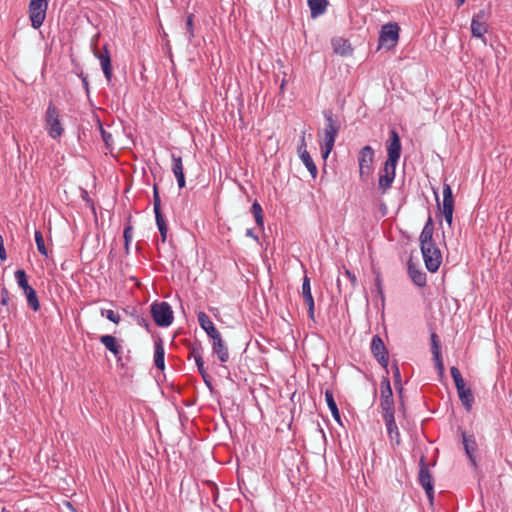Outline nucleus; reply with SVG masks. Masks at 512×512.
Listing matches in <instances>:
<instances>
[{
    "mask_svg": "<svg viewBox=\"0 0 512 512\" xmlns=\"http://www.w3.org/2000/svg\"><path fill=\"white\" fill-rule=\"evenodd\" d=\"M323 116L325 118V128L324 145L321 147V156L323 160H326L334 147L336 136L340 130V124L331 110H324Z\"/></svg>",
    "mask_w": 512,
    "mask_h": 512,
    "instance_id": "1",
    "label": "nucleus"
},
{
    "mask_svg": "<svg viewBox=\"0 0 512 512\" xmlns=\"http://www.w3.org/2000/svg\"><path fill=\"white\" fill-rule=\"evenodd\" d=\"M399 26L397 23H387L382 26L379 34L378 45L386 49H392L397 45L399 39Z\"/></svg>",
    "mask_w": 512,
    "mask_h": 512,
    "instance_id": "2",
    "label": "nucleus"
},
{
    "mask_svg": "<svg viewBox=\"0 0 512 512\" xmlns=\"http://www.w3.org/2000/svg\"><path fill=\"white\" fill-rule=\"evenodd\" d=\"M154 322L161 327L169 326L173 321V311L167 302H155L151 305Z\"/></svg>",
    "mask_w": 512,
    "mask_h": 512,
    "instance_id": "3",
    "label": "nucleus"
},
{
    "mask_svg": "<svg viewBox=\"0 0 512 512\" xmlns=\"http://www.w3.org/2000/svg\"><path fill=\"white\" fill-rule=\"evenodd\" d=\"M46 129L50 137L57 139L63 133L59 112L53 103H49L45 115Z\"/></svg>",
    "mask_w": 512,
    "mask_h": 512,
    "instance_id": "4",
    "label": "nucleus"
},
{
    "mask_svg": "<svg viewBox=\"0 0 512 512\" xmlns=\"http://www.w3.org/2000/svg\"><path fill=\"white\" fill-rule=\"evenodd\" d=\"M47 8V0H30L29 18L34 29H38L42 26L46 17Z\"/></svg>",
    "mask_w": 512,
    "mask_h": 512,
    "instance_id": "5",
    "label": "nucleus"
},
{
    "mask_svg": "<svg viewBox=\"0 0 512 512\" xmlns=\"http://www.w3.org/2000/svg\"><path fill=\"white\" fill-rule=\"evenodd\" d=\"M421 252L427 270L436 272L442 263V255L439 248L435 244H432L421 248Z\"/></svg>",
    "mask_w": 512,
    "mask_h": 512,
    "instance_id": "6",
    "label": "nucleus"
},
{
    "mask_svg": "<svg viewBox=\"0 0 512 512\" xmlns=\"http://www.w3.org/2000/svg\"><path fill=\"white\" fill-rule=\"evenodd\" d=\"M397 162H384L383 167L379 171L378 187L385 193L392 185L395 178Z\"/></svg>",
    "mask_w": 512,
    "mask_h": 512,
    "instance_id": "7",
    "label": "nucleus"
},
{
    "mask_svg": "<svg viewBox=\"0 0 512 512\" xmlns=\"http://www.w3.org/2000/svg\"><path fill=\"white\" fill-rule=\"evenodd\" d=\"M443 216L448 225L452 224L454 212V197L451 186L447 183L443 184V202L441 207Z\"/></svg>",
    "mask_w": 512,
    "mask_h": 512,
    "instance_id": "8",
    "label": "nucleus"
},
{
    "mask_svg": "<svg viewBox=\"0 0 512 512\" xmlns=\"http://www.w3.org/2000/svg\"><path fill=\"white\" fill-rule=\"evenodd\" d=\"M93 54L100 61L105 78L110 82L112 80L113 70L111 65V56L107 45H104L102 51L93 49Z\"/></svg>",
    "mask_w": 512,
    "mask_h": 512,
    "instance_id": "9",
    "label": "nucleus"
},
{
    "mask_svg": "<svg viewBox=\"0 0 512 512\" xmlns=\"http://www.w3.org/2000/svg\"><path fill=\"white\" fill-rule=\"evenodd\" d=\"M371 352L383 367H387L389 361L387 350L382 339L378 335H375L372 338Z\"/></svg>",
    "mask_w": 512,
    "mask_h": 512,
    "instance_id": "10",
    "label": "nucleus"
},
{
    "mask_svg": "<svg viewBox=\"0 0 512 512\" xmlns=\"http://www.w3.org/2000/svg\"><path fill=\"white\" fill-rule=\"evenodd\" d=\"M387 160H399L401 155V142L398 133L392 129L390 138L386 142Z\"/></svg>",
    "mask_w": 512,
    "mask_h": 512,
    "instance_id": "11",
    "label": "nucleus"
},
{
    "mask_svg": "<svg viewBox=\"0 0 512 512\" xmlns=\"http://www.w3.org/2000/svg\"><path fill=\"white\" fill-rule=\"evenodd\" d=\"M419 481L421 486L424 488L429 500L432 502L433 500V484H432V476L429 473L427 466L424 463V460L421 459V468L419 472Z\"/></svg>",
    "mask_w": 512,
    "mask_h": 512,
    "instance_id": "12",
    "label": "nucleus"
},
{
    "mask_svg": "<svg viewBox=\"0 0 512 512\" xmlns=\"http://www.w3.org/2000/svg\"><path fill=\"white\" fill-rule=\"evenodd\" d=\"M213 343H212V349L213 352L217 355L219 360L223 363L227 362L229 360V352L227 349V346L225 345L221 334L218 333L216 335H212L211 337Z\"/></svg>",
    "mask_w": 512,
    "mask_h": 512,
    "instance_id": "13",
    "label": "nucleus"
},
{
    "mask_svg": "<svg viewBox=\"0 0 512 512\" xmlns=\"http://www.w3.org/2000/svg\"><path fill=\"white\" fill-rule=\"evenodd\" d=\"M431 350L433 354V359L435 361L436 369L439 375L442 377L444 375V363L441 357L440 347L438 343V337L435 333L431 334Z\"/></svg>",
    "mask_w": 512,
    "mask_h": 512,
    "instance_id": "14",
    "label": "nucleus"
},
{
    "mask_svg": "<svg viewBox=\"0 0 512 512\" xmlns=\"http://www.w3.org/2000/svg\"><path fill=\"white\" fill-rule=\"evenodd\" d=\"M408 274L413 283L418 287L426 285V274L411 261L408 263Z\"/></svg>",
    "mask_w": 512,
    "mask_h": 512,
    "instance_id": "15",
    "label": "nucleus"
},
{
    "mask_svg": "<svg viewBox=\"0 0 512 512\" xmlns=\"http://www.w3.org/2000/svg\"><path fill=\"white\" fill-rule=\"evenodd\" d=\"M463 436V445L471 464L476 466V460L474 457V453L477 450V444L472 435H467L466 433L462 434Z\"/></svg>",
    "mask_w": 512,
    "mask_h": 512,
    "instance_id": "16",
    "label": "nucleus"
},
{
    "mask_svg": "<svg viewBox=\"0 0 512 512\" xmlns=\"http://www.w3.org/2000/svg\"><path fill=\"white\" fill-rule=\"evenodd\" d=\"M488 23L487 21H480L477 19L471 20V34L475 38L482 39L484 43H486V38L484 35L488 31Z\"/></svg>",
    "mask_w": 512,
    "mask_h": 512,
    "instance_id": "17",
    "label": "nucleus"
},
{
    "mask_svg": "<svg viewBox=\"0 0 512 512\" xmlns=\"http://www.w3.org/2000/svg\"><path fill=\"white\" fill-rule=\"evenodd\" d=\"M384 421L386 424L387 433L390 438V441L398 445L400 443V433L396 425L394 416L388 415L386 419H384Z\"/></svg>",
    "mask_w": 512,
    "mask_h": 512,
    "instance_id": "18",
    "label": "nucleus"
},
{
    "mask_svg": "<svg viewBox=\"0 0 512 512\" xmlns=\"http://www.w3.org/2000/svg\"><path fill=\"white\" fill-rule=\"evenodd\" d=\"M420 248H425L426 246L434 244L433 242V224L431 218L428 219L427 223L424 225L422 232L420 234Z\"/></svg>",
    "mask_w": 512,
    "mask_h": 512,
    "instance_id": "19",
    "label": "nucleus"
},
{
    "mask_svg": "<svg viewBox=\"0 0 512 512\" xmlns=\"http://www.w3.org/2000/svg\"><path fill=\"white\" fill-rule=\"evenodd\" d=\"M197 318L199 325L210 338L212 337V335H216L219 333V331L215 328L213 322L210 320L209 316L205 312H199Z\"/></svg>",
    "mask_w": 512,
    "mask_h": 512,
    "instance_id": "20",
    "label": "nucleus"
},
{
    "mask_svg": "<svg viewBox=\"0 0 512 512\" xmlns=\"http://www.w3.org/2000/svg\"><path fill=\"white\" fill-rule=\"evenodd\" d=\"M310 8L311 17L316 18L325 13L328 1L327 0H307Z\"/></svg>",
    "mask_w": 512,
    "mask_h": 512,
    "instance_id": "21",
    "label": "nucleus"
},
{
    "mask_svg": "<svg viewBox=\"0 0 512 512\" xmlns=\"http://www.w3.org/2000/svg\"><path fill=\"white\" fill-rule=\"evenodd\" d=\"M333 49L336 54L346 56L352 53V48L348 40L337 38L332 41Z\"/></svg>",
    "mask_w": 512,
    "mask_h": 512,
    "instance_id": "22",
    "label": "nucleus"
},
{
    "mask_svg": "<svg viewBox=\"0 0 512 512\" xmlns=\"http://www.w3.org/2000/svg\"><path fill=\"white\" fill-rule=\"evenodd\" d=\"M100 342L105 346L107 350H109L114 356H118L120 354V345L118 344L116 338L112 335H102L100 337Z\"/></svg>",
    "mask_w": 512,
    "mask_h": 512,
    "instance_id": "23",
    "label": "nucleus"
},
{
    "mask_svg": "<svg viewBox=\"0 0 512 512\" xmlns=\"http://www.w3.org/2000/svg\"><path fill=\"white\" fill-rule=\"evenodd\" d=\"M457 393L465 409L470 411L474 403V396L471 389L465 386L462 389H458Z\"/></svg>",
    "mask_w": 512,
    "mask_h": 512,
    "instance_id": "24",
    "label": "nucleus"
},
{
    "mask_svg": "<svg viewBox=\"0 0 512 512\" xmlns=\"http://www.w3.org/2000/svg\"><path fill=\"white\" fill-rule=\"evenodd\" d=\"M164 356L165 350L161 340L156 341L154 351V364L160 370H164L165 368Z\"/></svg>",
    "mask_w": 512,
    "mask_h": 512,
    "instance_id": "25",
    "label": "nucleus"
},
{
    "mask_svg": "<svg viewBox=\"0 0 512 512\" xmlns=\"http://www.w3.org/2000/svg\"><path fill=\"white\" fill-rule=\"evenodd\" d=\"M325 400L334 420L341 423L340 412L334 400L333 393L330 390L325 391Z\"/></svg>",
    "mask_w": 512,
    "mask_h": 512,
    "instance_id": "26",
    "label": "nucleus"
},
{
    "mask_svg": "<svg viewBox=\"0 0 512 512\" xmlns=\"http://www.w3.org/2000/svg\"><path fill=\"white\" fill-rule=\"evenodd\" d=\"M100 132H101L102 140L105 143L106 150L109 151V153L112 157H118L113 152L114 151V140H113L112 134L110 132H108L107 130H105L101 125H100Z\"/></svg>",
    "mask_w": 512,
    "mask_h": 512,
    "instance_id": "27",
    "label": "nucleus"
},
{
    "mask_svg": "<svg viewBox=\"0 0 512 512\" xmlns=\"http://www.w3.org/2000/svg\"><path fill=\"white\" fill-rule=\"evenodd\" d=\"M23 292L27 298V302H28L29 306L34 311H37L39 309L40 305H39L36 291L30 286L27 289L23 290Z\"/></svg>",
    "mask_w": 512,
    "mask_h": 512,
    "instance_id": "28",
    "label": "nucleus"
},
{
    "mask_svg": "<svg viewBox=\"0 0 512 512\" xmlns=\"http://www.w3.org/2000/svg\"><path fill=\"white\" fill-rule=\"evenodd\" d=\"M173 173L177 179L179 188H183L185 186V176L182 162H175Z\"/></svg>",
    "mask_w": 512,
    "mask_h": 512,
    "instance_id": "29",
    "label": "nucleus"
},
{
    "mask_svg": "<svg viewBox=\"0 0 512 512\" xmlns=\"http://www.w3.org/2000/svg\"><path fill=\"white\" fill-rule=\"evenodd\" d=\"M251 211L254 215L257 225L260 227H263L264 226L263 210H262L261 205L257 201H255L252 204Z\"/></svg>",
    "mask_w": 512,
    "mask_h": 512,
    "instance_id": "30",
    "label": "nucleus"
},
{
    "mask_svg": "<svg viewBox=\"0 0 512 512\" xmlns=\"http://www.w3.org/2000/svg\"><path fill=\"white\" fill-rule=\"evenodd\" d=\"M380 407L382 409L383 418L386 419L388 415L394 416V402L393 399H381Z\"/></svg>",
    "mask_w": 512,
    "mask_h": 512,
    "instance_id": "31",
    "label": "nucleus"
},
{
    "mask_svg": "<svg viewBox=\"0 0 512 512\" xmlns=\"http://www.w3.org/2000/svg\"><path fill=\"white\" fill-rule=\"evenodd\" d=\"M155 219H156V224H157L158 230L161 235V240H162V242H165L166 238H167V232H168L166 221H165L163 215H157V216H155Z\"/></svg>",
    "mask_w": 512,
    "mask_h": 512,
    "instance_id": "32",
    "label": "nucleus"
},
{
    "mask_svg": "<svg viewBox=\"0 0 512 512\" xmlns=\"http://www.w3.org/2000/svg\"><path fill=\"white\" fill-rule=\"evenodd\" d=\"M35 242L39 253L43 256H48V250L45 246L43 235L39 230L35 231Z\"/></svg>",
    "mask_w": 512,
    "mask_h": 512,
    "instance_id": "33",
    "label": "nucleus"
},
{
    "mask_svg": "<svg viewBox=\"0 0 512 512\" xmlns=\"http://www.w3.org/2000/svg\"><path fill=\"white\" fill-rule=\"evenodd\" d=\"M100 314L102 317H106L109 321L118 324L121 320L120 315L111 309H101Z\"/></svg>",
    "mask_w": 512,
    "mask_h": 512,
    "instance_id": "34",
    "label": "nucleus"
},
{
    "mask_svg": "<svg viewBox=\"0 0 512 512\" xmlns=\"http://www.w3.org/2000/svg\"><path fill=\"white\" fill-rule=\"evenodd\" d=\"M15 278L17 280L18 285L23 289H27L30 287L27 281V276L24 270L19 269L15 272Z\"/></svg>",
    "mask_w": 512,
    "mask_h": 512,
    "instance_id": "35",
    "label": "nucleus"
},
{
    "mask_svg": "<svg viewBox=\"0 0 512 512\" xmlns=\"http://www.w3.org/2000/svg\"><path fill=\"white\" fill-rule=\"evenodd\" d=\"M298 154L301 160H312L309 152L307 151L304 134L302 135L301 142L298 146Z\"/></svg>",
    "mask_w": 512,
    "mask_h": 512,
    "instance_id": "36",
    "label": "nucleus"
},
{
    "mask_svg": "<svg viewBox=\"0 0 512 512\" xmlns=\"http://www.w3.org/2000/svg\"><path fill=\"white\" fill-rule=\"evenodd\" d=\"M374 150L371 146H364L358 155V160H373Z\"/></svg>",
    "mask_w": 512,
    "mask_h": 512,
    "instance_id": "37",
    "label": "nucleus"
},
{
    "mask_svg": "<svg viewBox=\"0 0 512 512\" xmlns=\"http://www.w3.org/2000/svg\"><path fill=\"white\" fill-rule=\"evenodd\" d=\"M153 209H154L155 216L162 215L161 199H160V196H159L156 186H154V191H153Z\"/></svg>",
    "mask_w": 512,
    "mask_h": 512,
    "instance_id": "38",
    "label": "nucleus"
},
{
    "mask_svg": "<svg viewBox=\"0 0 512 512\" xmlns=\"http://www.w3.org/2000/svg\"><path fill=\"white\" fill-rule=\"evenodd\" d=\"M392 389L390 386V382L388 380H384L381 383V399H393L392 398Z\"/></svg>",
    "mask_w": 512,
    "mask_h": 512,
    "instance_id": "39",
    "label": "nucleus"
},
{
    "mask_svg": "<svg viewBox=\"0 0 512 512\" xmlns=\"http://www.w3.org/2000/svg\"><path fill=\"white\" fill-rule=\"evenodd\" d=\"M299 166L305 168V170L311 175L313 179L316 178L318 169L315 162H299Z\"/></svg>",
    "mask_w": 512,
    "mask_h": 512,
    "instance_id": "40",
    "label": "nucleus"
},
{
    "mask_svg": "<svg viewBox=\"0 0 512 512\" xmlns=\"http://www.w3.org/2000/svg\"><path fill=\"white\" fill-rule=\"evenodd\" d=\"M305 304L308 307V314L311 319L314 318V299L313 296L304 297Z\"/></svg>",
    "mask_w": 512,
    "mask_h": 512,
    "instance_id": "41",
    "label": "nucleus"
},
{
    "mask_svg": "<svg viewBox=\"0 0 512 512\" xmlns=\"http://www.w3.org/2000/svg\"><path fill=\"white\" fill-rule=\"evenodd\" d=\"M302 294H303V298L306 297V296H311L312 295V293H311V286H310V279L307 276H305L304 279H303Z\"/></svg>",
    "mask_w": 512,
    "mask_h": 512,
    "instance_id": "42",
    "label": "nucleus"
},
{
    "mask_svg": "<svg viewBox=\"0 0 512 512\" xmlns=\"http://www.w3.org/2000/svg\"><path fill=\"white\" fill-rule=\"evenodd\" d=\"M186 29L189 34V40H191L194 37V28H193V15L190 14L187 16L186 20Z\"/></svg>",
    "mask_w": 512,
    "mask_h": 512,
    "instance_id": "43",
    "label": "nucleus"
},
{
    "mask_svg": "<svg viewBox=\"0 0 512 512\" xmlns=\"http://www.w3.org/2000/svg\"><path fill=\"white\" fill-rule=\"evenodd\" d=\"M123 237L125 240V247L128 250L129 243L132 240V227L131 226H127L124 229Z\"/></svg>",
    "mask_w": 512,
    "mask_h": 512,
    "instance_id": "44",
    "label": "nucleus"
},
{
    "mask_svg": "<svg viewBox=\"0 0 512 512\" xmlns=\"http://www.w3.org/2000/svg\"><path fill=\"white\" fill-rule=\"evenodd\" d=\"M488 17H489V13L486 12L484 9H481L473 15L472 19H477L480 21H487Z\"/></svg>",
    "mask_w": 512,
    "mask_h": 512,
    "instance_id": "45",
    "label": "nucleus"
},
{
    "mask_svg": "<svg viewBox=\"0 0 512 512\" xmlns=\"http://www.w3.org/2000/svg\"><path fill=\"white\" fill-rule=\"evenodd\" d=\"M198 371L200 374H204L206 372V369L204 367V361L201 354H196V361H195Z\"/></svg>",
    "mask_w": 512,
    "mask_h": 512,
    "instance_id": "46",
    "label": "nucleus"
},
{
    "mask_svg": "<svg viewBox=\"0 0 512 512\" xmlns=\"http://www.w3.org/2000/svg\"><path fill=\"white\" fill-rule=\"evenodd\" d=\"M344 275L349 279L351 287L355 288L356 285H357V278H356V276L353 273H351L349 270H345Z\"/></svg>",
    "mask_w": 512,
    "mask_h": 512,
    "instance_id": "47",
    "label": "nucleus"
},
{
    "mask_svg": "<svg viewBox=\"0 0 512 512\" xmlns=\"http://www.w3.org/2000/svg\"><path fill=\"white\" fill-rule=\"evenodd\" d=\"M78 76L81 78L83 87L88 94L89 93V82H88L87 76H85L83 72H80L78 74Z\"/></svg>",
    "mask_w": 512,
    "mask_h": 512,
    "instance_id": "48",
    "label": "nucleus"
},
{
    "mask_svg": "<svg viewBox=\"0 0 512 512\" xmlns=\"http://www.w3.org/2000/svg\"><path fill=\"white\" fill-rule=\"evenodd\" d=\"M453 380H454L455 387L457 390L462 389L463 387L466 386L465 381L462 376H460L458 378H454Z\"/></svg>",
    "mask_w": 512,
    "mask_h": 512,
    "instance_id": "49",
    "label": "nucleus"
},
{
    "mask_svg": "<svg viewBox=\"0 0 512 512\" xmlns=\"http://www.w3.org/2000/svg\"><path fill=\"white\" fill-rule=\"evenodd\" d=\"M375 286H376L377 291L379 292V294L381 296H383L382 283H381V279H380L379 276H377L376 279H375Z\"/></svg>",
    "mask_w": 512,
    "mask_h": 512,
    "instance_id": "50",
    "label": "nucleus"
},
{
    "mask_svg": "<svg viewBox=\"0 0 512 512\" xmlns=\"http://www.w3.org/2000/svg\"><path fill=\"white\" fill-rule=\"evenodd\" d=\"M450 372H451V376H452L453 379L462 376L460 371H459V369L457 367H454V366L451 367Z\"/></svg>",
    "mask_w": 512,
    "mask_h": 512,
    "instance_id": "51",
    "label": "nucleus"
},
{
    "mask_svg": "<svg viewBox=\"0 0 512 512\" xmlns=\"http://www.w3.org/2000/svg\"><path fill=\"white\" fill-rule=\"evenodd\" d=\"M205 384L209 387V388H212V385H211V381H210V376L209 374L206 372H204V374H201Z\"/></svg>",
    "mask_w": 512,
    "mask_h": 512,
    "instance_id": "52",
    "label": "nucleus"
},
{
    "mask_svg": "<svg viewBox=\"0 0 512 512\" xmlns=\"http://www.w3.org/2000/svg\"><path fill=\"white\" fill-rule=\"evenodd\" d=\"M196 354H201L200 353V349L197 348V347H193L190 351V356H192L194 358V360L196 361Z\"/></svg>",
    "mask_w": 512,
    "mask_h": 512,
    "instance_id": "53",
    "label": "nucleus"
},
{
    "mask_svg": "<svg viewBox=\"0 0 512 512\" xmlns=\"http://www.w3.org/2000/svg\"><path fill=\"white\" fill-rule=\"evenodd\" d=\"M246 236L250 237V238H253L254 240H258V237L254 234L252 229H247L246 230Z\"/></svg>",
    "mask_w": 512,
    "mask_h": 512,
    "instance_id": "54",
    "label": "nucleus"
},
{
    "mask_svg": "<svg viewBox=\"0 0 512 512\" xmlns=\"http://www.w3.org/2000/svg\"><path fill=\"white\" fill-rule=\"evenodd\" d=\"M6 251H5V248L4 246L3 247H0V259L1 260H5L6 259Z\"/></svg>",
    "mask_w": 512,
    "mask_h": 512,
    "instance_id": "55",
    "label": "nucleus"
},
{
    "mask_svg": "<svg viewBox=\"0 0 512 512\" xmlns=\"http://www.w3.org/2000/svg\"><path fill=\"white\" fill-rule=\"evenodd\" d=\"M395 371H394V374H395V377L397 378V381H400V371H399V368L397 365H395Z\"/></svg>",
    "mask_w": 512,
    "mask_h": 512,
    "instance_id": "56",
    "label": "nucleus"
},
{
    "mask_svg": "<svg viewBox=\"0 0 512 512\" xmlns=\"http://www.w3.org/2000/svg\"><path fill=\"white\" fill-rule=\"evenodd\" d=\"M466 0H456V6L457 8L461 7L464 3H465Z\"/></svg>",
    "mask_w": 512,
    "mask_h": 512,
    "instance_id": "57",
    "label": "nucleus"
},
{
    "mask_svg": "<svg viewBox=\"0 0 512 512\" xmlns=\"http://www.w3.org/2000/svg\"><path fill=\"white\" fill-rule=\"evenodd\" d=\"M1 302H2L3 305H6L7 304V298L3 296Z\"/></svg>",
    "mask_w": 512,
    "mask_h": 512,
    "instance_id": "58",
    "label": "nucleus"
},
{
    "mask_svg": "<svg viewBox=\"0 0 512 512\" xmlns=\"http://www.w3.org/2000/svg\"><path fill=\"white\" fill-rule=\"evenodd\" d=\"M3 246H4L3 237L0 235V247H3Z\"/></svg>",
    "mask_w": 512,
    "mask_h": 512,
    "instance_id": "59",
    "label": "nucleus"
},
{
    "mask_svg": "<svg viewBox=\"0 0 512 512\" xmlns=\"http://www.w3.org/2000/svg\"><path fill=\"white\" fill-rule=\"evenodd\" d=\"M337 285H338L339 290L341 291V281H340V279L337 280Z\"/></svg>",
    "mask_w": 512,
    "mask_h": 512,
    "instance_id": "60",
    "label": "nucleus"
},
{
    "mask_svg": "<svg viewBox=\"0 0 512 512\" xmlns=\"http://www.w3.org/2000/svg\"><path fill=\"white\" fill-rule=\"evenodd\" d=\"M284 88V81L282 82L281 86H280V89L283 90Z\"/></svg>",
    "mask_w": 512,
    "mask_h": 512,
    "instance_id": "61",
    "label": "nucleus"
},
{
    "mask_svg": "<svg viewBox=\"0 0 512 512\" xmlns=\"http://www.w3.org/2000/svg\"><path fill=\"white\" fill-rule=\"evenodd\" d=\"M360 169L362 170L363 169V163L360 162Z\"/></svg>",
    "mask_w": 512,
    "mask_h": 512,
    "instance_id": "62",
    "label": "nucleus"
},
{
    "mask_svg": "<svg viewBox=\"0 0 512 512\" xmlns=\"http://www.w3.org/2000/svg\"><path fill=\"white\" fill-rule=\"evenodd\" d=\"M173 160L181 161V158L179 157L178 159H176V158L173 157Z\"/></svg>",
    "mask_w": 512,
    "mask_h": 512,
    "instance_id": "63",
    "label": "nucleus"
}]
</instances>
